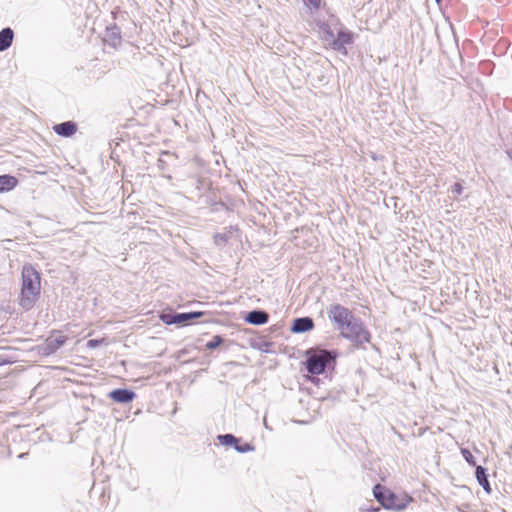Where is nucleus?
I'll return each instance as SVG.
<instances>
[{"label":"nucleus","instance_id":"obj_6","mask_svg":"<svg viewBox=\"0 0 512 512\" xmlns=\"http://www.w3.org/2000/svg\"><path fill=\"white\" fill-rule=\"evenodd\" d=\"M217 440L221 445L233 447L239 453H247L255 450V447L251 443H241V438L231 433L219 434Z\"/></svg>","mask_w":512,"mask_h":512},{"label":"nucleus","instance_id":"obj_10","mask_svg":"<svg viewBox=\"0 0 512 512\" xmlns=\"http://www.w3.org/2000/svg\"><path fill=\"white\" fill-rule=\"evenodd\" d=\"M136 393L129 388H116L108 393V397L116 403L128 404L136 398Z\"/></svg>","mask_w":512,"mask_h":512},{"label":"nucleus","instance_id":"obj_8","mask_svg":"<svg viewBox=\"0 0 512 512\" xmlns=\"http://www.w3.org/2000/svg\"><path fill=\"white\" fill-rule=\"evenodd\" d=\"M66 336L48 337L45 342L39 346V352L45 356L54 354L66 343Z\"/></svg>","mask_w":512,"mask_h":512},{"label":"nucleus","instance_id":"obj_15","mask_svg":"<svg viewBox=\"0 0 512 512\" xmlns=\"http://www.w3.org/2000/svg\"><path fill=\"white\" fill-rule=\"evenodd\" d=\"M205 312L202 311H189V312H177V319L179 326H186L193 323L195 320L204 316Z\"/></svg>","mask_w":512,"mask_h":512},{"label":"nucleus","instance_id":"obj_18","mask_svg":"<svg viewBox=\"0 0 512 512\" xmlns=\"http://www.w3.org/2000/svg\"><path fill=\"white\" fill-rule=\"evenodd\" d=\"M321 32L323 34V39L328 43V45L331 47V43H333V40H335L336 35L334 34L333 30L328 24H322L320 26Z\"/></svg>","mask_w":512,"mask_h":512},{"label":"nucleus","instance_id":"obj_22","mask_svg":"<svg viewBox=\"0 0 512 512\" xmlns=\"http://www.w3.org/2000/svg\"><path fill=\"white\" fill-rule=\"evenodd\" d=\"M463 189V185L459 182H456L451 186L450 191L453 194V197L456 198L462 194Z\"/></svg>","mask_w":512,"mask_h":512},{"label":"nucleus","instance_id":"obj_4","mask_svg":"<svg viewBox=\"0 0 512 512\" xmlns=\"http://www.w3.org/2000/svg\"><path fill=\"white\" fill-rule=\"evenodd\" d=\"M373 495L377 502L387 510L401 511L407 506L411 498H400L390 489L381 484H376L373 487Z\"/></svg>","mask_w":512,"mask_h":512},{"label":"nucleus","instance_id":"obj_12","mask_svg":"<svg viewBox=\"0 0 512 512\" xmlns=\"http://www.w3.org/2000/svg\"><path fill=\"white\" fill-rule=\"evenodd\" d=\"M314 321L311 317H298L292 322L290 330L292 333L300 334L313 330Z\"/></svg>","mask_w":512,"mask_h":512},{"label":"nucleus","instance_id":"obj_3","mask_svg":"<svg viewBox=\"0 0 512 512\" xmlns=\"http://www.w3.org/2000/svg\"><path fill=\"white\" fill-rule=\"evenodd\" d=\"M340 335L349 340L356 348H361L364 343H369L371 333L359 317L351 320L345 329L340 330Z\"/></svg>","mask_w":512,"mask_h":512},{"label":"nucleus","instance_id":"obj_26","mask_svg":"<svg viewBox=\"0 0 512 512\" xmlns=\"http://www.w3.org/2000/svg\"><path fill=\"white\" fill-rule=\"evenodd\" d=\"M24 456H25V453H21L18 457L19 458H24Z\"/></svg>","mask_w":512,"mask_h":512},{"label":"nucleus","instance_id":"obj_25","mask_svg":"<svg viewBox=\"0 0 512 512\" xmlns=\"http://www.w3.org/2000/svg\"><path fill=\"white\" fill-rule=\"evenodd\" d=\"M507 154L510 157V159L512 160V150L508 151Z\"/></svg>","mask_w":512,"mask_h":512},{"label":"nucleus","instance_id":"obj_27","mask_svg":"<svg viewBox=\"0 0 512 512\" xmlns=\"http://www.w3.org/2000/svg\"><path fill=\"white\" fill-rule=\"evenodd\" d=\"M441 0H436L437 3H439Z\"/></svg>","mask_w":512,"mask_h":512},{"label":"nucleus","instance_id":"obj_19","mask_svg":"<svg viewBox=\"0 0 512 512\" xmlns=\"http://www.w3.org/2000/svg\"><path fill=\"white\" fill-rule=\"evenodd\" d=\"M225 342V338L222 335H214L211 340L205 344L207 350L213 351L219 348Z\"/></svg>","mask_w":512,"mask_h":512},{"label":"nucleus","instance_id":"obj_1","mask_svg":"<svg viewBox=\"0 0 512 512\" xmlns=\"http://www.w3.org/2000/svg\"><path fill=\"white\" fill-rule=\"evenodd\" d=\"M41 292L40 273L30 264L22 268V286L20 305L25 310H30Z\"/></svg>","mask_w":512,"mask_h":512},{"label":"nucleus","instance_id":"obj_13","mask_svg":"<svg viewBox=\"0 0 512 512\" xmlns=\"http://www.w3.org/2000/svg\"><path fill=\"white\" fill-rule=\"evenodd\" d=\"M78 126L74 121H64L53 126V131L61 137L69 138L77 132Z\"/></svg>","mask_w":512,"mask_h":512},{"label":"nucleus","instance_id":"obj_20","mask_svg":"<svg viewBox=\"0 0 512 512\" xmlns=\"http://www.w3.org/2000/svg\"><path fill=\"white\" fill-rule=\"evenodd\" d=\"M160 319L167 325H178L177 312L163 313Z\"/></svg>","mask_w":512,"mask_h":512},{"label":"nucleus","instance_id":"obj_23","mask_svg":"<svg viewBox=\"0 0 512 512\" xmlns=\"http://www.w3.org/2000/svg\"><path fill=\"white\" fill-rule=\"evenodd\" d=\"M104 342V339H90L87 341V347L94 349L100 346Z\"/></svg>","mask_w":512,"mask_h":512},{"label":"nucleus","instance_id":"obj_7","mask_svg":"<svg viewBox=\"0 0 512 512\" xmlns=\"http://www.w3.org/2000/svg\"><path fill=\"white\" fill-rule=\"evenodd\" d=\"M354 42L353 32L340 28L336 34L335 40L331 43V48L344 56L348 55L347 45H351Z\"/></svg>","mask_w":512,"mask_h":512},{"label":"nucleus","instance_id":"obj_11","mask_svg":"<svg viewBox=\"0 0 512 512\" xmlns=\"http://www.w3.org/2000/svg\"><path fill=\"white\" fill-rule=\"evenodd\" d=\"M243 319L248 324L260 326L266 324L269 321V314L263 309L256 308L248 311Z\"/></svg>","mask_w":512,"mask_h":512},{"label":"nucleus","instance_id":"obj_9","mask_svg":"<svg viewBox=\"0 0 512 512\" xmlns=\"http://www.w3.org/2000/svg\"><path fill=\"white\" fill-rule=\"evenodd\" d=\"M103 41L113 48L119 47L122 43L121 29L115 23L107 26L103 35Z\"/></svg>","mask_w":512,"mask_h":512},{"label":"nucleus","instance_id":"obj_14","mask_svg":"<svg viewBox=\"0 0 512 512\" xmlns=\"http://www.w3.org/2000/svg\"><path fill=\"white\" fill-rule=\"evenodd\" d=\"M475 476L479 485L484 489V491L488 494H491L492 488L488 479L489 474L487 469L483 466H476Z\"/></svg>","mask_w":512,"mask_h":512},{"label":"nucleus","instance_id":"obj_5","mask_svg":"<svg viewBox=\"0 0 512 512\" xmlns=\"http://www.w3.org/2000/svg\"><path fill=\"white\" fill-rule=\"evenodd\" d=\"M328 319L335 325L337 330L345 329L347 324L356 316L347 307L341 304H331L327 309Z\"/></svg>","mask_w":512,"mask_h":512},{"label":"nucleus","instance_id":"obj_2","mask_svg":"<svg viewBox=\"0 0 512 512\" xmlns=\"http://www.w3.org/2000/svg\"><path fill=\"white\" fill-rule=\"evenodd\" d=\"M337 352L326 349H308L305 351L303 365L306 371L312 375L325 373L327 369L334 368Z\"/></svg>","mask_w":512,"mask_h":512},{"label":"nucleus","instance_id":"obj_24","mask_svg":"<svg viewBox=\"0 0 512 512\" xmlns=\"http://www.w3.org/2000/svg\"><path fill=\"white\" fill-rule=\"evenodd\" d=\"M321 0H303V3L311 9H318Z\"/></svg>","mask_w":512,"mask_h":512},{"label":"nucleus","instance_id":"obj_21","mask_svg":"<svg viewBox=\"0 0 512 512\" xmlns=\"http://www.w3.org/2000/svg\"><path fill=\"white\" fill-rule=\"evenodd\" d=\"M461 454H462L463 458L465 459V461L470 466H473L475 468H476V466H478L476 463L475 457L473 456V454L471 453V451L468 448H461Z\"/></svg>","mask_w":512,"mask_h":512},{"label":"nucleus","instance_id":"obj_17","mask_svg":"<svg viewBox=\"0 0 512 512\" xmlns=\"http://www.w3.org/2000/svg\"><path fill=\"white\" fill-rule=\"evenodd\" d=\"M14 31L10 27L0 30V52L6 51L12 44Z\"/></svg>","mask_w":512,"mask_h":512},{"label":"nucleus","instance_id":"obj_16","mask_svg":"<svg viewBox=\"0 0 512 512\" xmlns=\"http://www.w3.org/2000/svg\"><path fill=\"white\" fill-rule=\"evenodd\" d=\"M18 185V179L10 174L0 175V193L13 190Z\"/></svg>","mask_w":512,"mask_h":512}]
</instances>
